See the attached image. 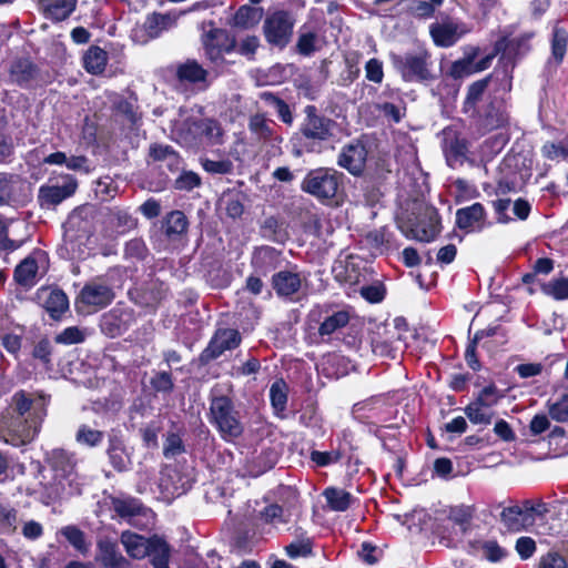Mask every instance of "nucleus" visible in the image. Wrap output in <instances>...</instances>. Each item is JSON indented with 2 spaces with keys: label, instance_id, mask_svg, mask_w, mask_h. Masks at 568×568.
I'll return each mask as SVG.
<instances>
[{
  "label": "nucleus",
  "instance_id": "55",
  "mask_svg": "<svg viewBox=\"0 0 568 568\" xmlns=\"http://www.w3.org/2000/svg\"><path fill=\"white\" fill-rule=\"evenodd\" d=\"M399 343V339L389 341L386 338L376 337L372 341V349L374 354L381 357L395 358Z\"/></svg>",
  "mask_w": 568,
  "mask_h": 568
},
{
  "label": "nucleus",
  "instance_id": "25",
  "mask_svg": "<svg viewBox=\"0 0 568 568\" xmlns=\"http://www.w3.org/2000/svg\"><path fill=\"white\" fill-rule=\"evenodd\" d=\"M38 297L42 301L43 307L54 320L68 310L69 300L65 293L59 288L42 287L38 291Z\"/></svg>",
  "mask_w": 568,
  "mask_h": 568
},
{
  "label": "nucleus",
  "instance_id": "8",
  "mask_svg": "<svg viewBox=\"0 0 568 568\" xmlns=\"http://www.w3.org/2000/svg\"><path fill=\"white\" fill-rule=\"evenodd\" d=\"M113 300L112 287L101 278H97L81 288L75 305L80 312L93 313L106 307Z\"/></svg>",
  "mask_w": 568,
  "mask_h": 568
},
{
  "label": "nucleus",
  "instance_id": "32",
  "mask_svg": "<svg viewBox=\"0 0 568 568\" xmlns=\"http://www.w3.org/2000/svg\"><path fill=\"white\" fill-rule=\"evenodd\" d=\"M221 131L217 123L213 120H200L193 122L185 134H181L180 138L183 140H200L210 141L220 138Z\"/></svg>",
  "mask_w": 568,
  "mask_h": 568
},
{
  "label": "nucleus",
  "instance_id": "2",
  "mask_svg": "<svg viewBox=\"0 0 568 568\" xmlns=\"http://www.w3.org/2000/svg\"><path fill=\"white\" fill-rule=\"evenodd\" d=\"M95 209L85 204L74 209L63 224V243L58 253L65 260H84L89 255V243L94 233Z\"/></svg>",
  "mask_w": 568,
  "mask_h": 568
},
{
  "label": "nucleus",
  "instance_id": "52",
  "mask_svg": "<svg viewBox=\"0 0 568 568\" xmlns=\"http://www.w3.org/2000/svg\"><path fill=\"white\" fill-rule=\"evenodd\" d=\"M34 75V68L28 60H19L14 62L10 70L11 80L19 85H24Z\"/></svg>",
  "mask_w": 568,
  "mask_h": 568
},
{
  "label": "nucleus",
  "instance_id": "34",
  "mask_svg": "<svg viewBox=\"0 0 568 568\" xmlns=\"http://www.w3.org/2000/svg\"><path fill=\"white\" fill-rule=\"evenodd\" d=\"M260 234L263 239L277 244H283L288 239L284 222L274 215L266 216L261 222Z\"/></svg>",
  "mask_w": 568,
  "mask_h": 568
},
{
  "label": "nucleus",
  "instance_id": "27",
  "mask_svg": "<svg viewBox=\"0 0 568 568\" xmlns=\"http://www.w3.org/2000/svg\"><path fill=\"white\" fill-rule=\"evenodd\" d=\"M272 286L278 297L292 300L300 291L302 280L298 273L280 271L272 276Z\"/></svg>",
  "mask_w": 568,
  "mask_h": 568
},
{
  "label": "nucleus",
  "instance_id": "47",
  "mask_svg": "<svg viewBox=\"0 0 568 568\" xmlns=\"http://www.w3.org/2000/svg\"><path fill=\"white\" fill-rule=\"evenodd\" d=\"M270 399L275 414L283 418L287 403L286 384L283 381H277L272 384L270 388Z\"/></svg>",
  "mask_w": 568,
  "mask_h": 568
},
{
  "label": "nucleus",
  "instance_id": "3",
  "mask_svg": "<svg viewBox=\"0 0 568 568\" xmlns=\"http://www.w3.org/2000/svg\"><path fill=\"white\" fill-rule=\"evenodd\" d=\"M52 473L51 479L42 485L41 501L51 505L75 491V460L72 454L63 449H53L47 456Z\"/></svg>",
  "mask_w": 568,
  "mask_h": 568
},
{
  "label": "nucleus",
  "instance_id": "12",
  "mask_svg": "<svg viewBox=\"0 0 568 568\" xmlns=\"http://www.w3.org/2000/svg\"><path fill=\"white\" fill-rule=\"evenodd\" d=\"M205 55L214 63L223 61V55L235 48V39L226 30L211 27L202 38Z\"/></svg>",
  "mask_w": 568,
  "mask_h": 568
},
{
  "label": "nucleus",
  "instance_id": "10",
  "mask_svg": "<svg viewBox=\"0 0 568 568\" xmlns=\"http://www.w3.org/2000/svg\"><path fill=\"white\" fill-rule=\"evenodd\" d=\"M294 20L286 11H276L264 21V34L273 45L284 48L291 40Z\"/></svg>",
  "mask_w": 568,
  "mask_h": 568
},
{
  "label": "nucleus",
  "instance_id": "50",
  "mask_svg": "<svg viewBox=\"0 0 568 568\" xmlns=\"http://www.w3.org/2000/svg\"><path fill=\"white\" fill-rule=\"evenodd\" d=\"M541 291L556 301L568 300V277L560 276L551 278L548 283L542 285Z\"/></svg>",
  "mask_w": 568,
  "mask_h": 568
},
{
  "label": "nucleus",
  "instance_id": "14",
  "mask_svg": "<svg viewBox=\"0 0 568 568\" xmlns=\"http://www.w3.org/2000/svg\"><path fill=\"white\" fill-rule=\"evenodd\" d=\"M469 32L466 24L450 18L442 19L429 26V33L437 47L448 48L454 45L463 36Z\"/></svg>",
  "mask_w": 568,
  "mask_h": 568
},
{
  "label": "nucleus",
  "instance_id": "42",
  "mask_svg": "<svg viewBox=\"0 0 568 568\" xmlns=\"http://www.w3.org/2000/svg\"><path fill=\"white\" fill-rule=\"evenodd\" d=\"M75 0H43L47 14L57 21L67 19L75 9Z\"/></svg>",
  "mask_w": 568,
  "mask_h": 568
},
{
  "label": "nucleus",
  "instance_id": "21",
  "mask_svg": "<svg viewBox=\"0 0 568 568\" xmlns=\"http://www.w3.org/2000/svg\"><path fill=\"white\" fill-rule=\"evenodd\" d=\"M373 255H384L399 247L395 234L386 226L369 231L363 240Z\"/></svg>",
  "mask_w": 568,
  "mask_h": 568
},
{
  "label": "nucleus",
  "instance_id": "30",
  "mask_svg": "<svg viewBox=\"0 0 568 568\" xmlns=\"http://www.w3.org/2000/svg\"><path fill=\"white\" fill-rule=\"evenodd\" d=\"M280 255V251L272 246L256 247L252 254L251 265L258 275H266L277 267Z\"/></svg>",
  "mask_w": 568,
  "mask_h": 568
},
{
  "label": "nucleus",
  "instance_id": "20",
  "mask_svg": "<svg viewBox=\"0 0 568 568\" xmlns=\"http://www.w3.org/2000/svg\"><path fill=\"white\" fill-rule=\"evenodd\" d=\"M306 119L303 123L302 131L307 139L327 140L333 136L335 122L321 116L316 113L314 105L305 108Z\"/></svg>",
  "mask_w": 568,
  "mask_h": 568
},
{
  "label": "nucleus",
  "instance_id": "37",
  "mask_svg": "<svg viewBox=\"0 0 568 568\" xmlns=\"http://www.w3.org/2000/svg\"><path fill=\"white\" fill-rule=\"evenodd\" d=\"M106 453L109 460L115 470L124 471L129 468L130 457L125 452V446L122 439L111 437Z\"/></svg>",
  "mask_w": 568,
  "mask_h": 568
},
{
  "label": "nucleus",
  "instance_id": "45",
  "mask_svg": "<svg viewBox=\"0 0 568 568\" xmlns=\"http://www.w3.org/2000/svg\"><path fill=\"white\" fill-rule=\"evenodd\" d=\"M477 53L478 49L474 48L471 50V53L467 54L465 58L460 60L455 61L450 67L449 74L454 79H460L477 73L475 67V58Z\"/></svg>",
  "mask_w": 568,
  "mask_h": 568
},
{
  "label": "nucleus",
  "instance_id": "33",
  "mask_svg": "<svg viewBox=\"0 0 568 568\" xmlns=\"http://www.w3.org/2000/svg\"><path fill=\"white\" fill-rule=\"evenodd\" d=\"M121 542L126 554L134 559H143L148 555L151 538L125 530L121 534Z\"/></svg>",
  "mask_w": 568,
  "mask_h": 568
},
{
  "label": "nucleus",
  "instance_id": "22",
  "mask_svg": "<svg viewBox=\"0 0 568 568\" xmlns=\"http://www.w3.org/2000/svg\"><path fill=\"white\" fill-rule=\"evenodd\" d=\"M367 150L365 144H347L341 152L337 163L353 175H359L366 163Z\"/></svg>",
  "mask_w": 568,
  "mask_h": 568
},
{
  "label": "nucleus",
  "instance_id": "28",
  "mask_svg": "<svg viewBox=\"0 0 568 568\" xmlns=\"http://www.w3.org/2000/svg\"><path fill=\"white\" fill-rule=\"evenodd\" d=\"M189 221L179 210L169 212L161 221V232L169 241H179L186 233Z\"/></svg>",
  "mask_w": 568,
  "mask_h": 568
},
{
  "label": "nucleus",
  "instance_id": "7",
  "mask_svg": "<svg viewBox=\"0 0 568 568\" xmlns=\"http://www.w3.org/2000/svg\"><path fill=\"white\" fill-rule=\"evenodd\" d=\"M210 409L212 418L224 439L232 440L242 435L243 425L230 398L225 396L214 398Z\"/></svg>",
  "mask_w": 568,
  "mask_h": 568
},
{
  "label": "nucleus",
  "instance_id": "17",
  "mask_svg": "<svg viewBox=\"0 0 568 568\" xmlns=\"http://www.w3.org/2000/svg\"><path fill=\"white\" fill-rule=\"evenodd\" d=\"M532 164V152L524 144H516L503 162L504 169L521 178V181H527L531 176Z\"/></svg>",
  "mask_w": 568,
  "mask_h": 568
},
{
  "label": "nucleus",
  "instance_id": "19",
  "mask_svg": "<svg viewBox=\"0 0 568 568\" xmlns=\"http://www.w3.org/2000/svg\"><path fill=\"white\" fill-rule=\"evenodd\" d=\"M45 256L42 252L34 253L21 261L14 268V281L26 287L31 288L39 280L40 268L45 271Z\"/></svg>",
  "mask_w": 568,
  "mask_h": 568
},
{
  "label": "nucleus",
  "instance_id": "1",
  "mask_svg": "<svg viewBox=\"0 0 568 568\" xmlns=\"http://www.w3.org/2000/svg\"><path fill=\"white\" fill-rule=\"evenodd\" d=\"M50 396L43 392L18 390L11 397V416L4 422V443L19 447L32 442L47 416Z\"/></svg>",
  "mask_w": 568,
  "mask_h": 568
},
{
  "label": "nucleus",
  "instance_id": "53",
  "mask_svg": "<svg viewBox=\"0 0 568 568\" xmlns=\"http://www.w3.org/2000/svg\"><path fill=\"white\" fill-rule=\"evenodd\" d=\"M444 154L447 164L453 169L469 161L467 156V144H445Z\"/></svg>",
  "mask_w": 568,
  "mask_h": 568
},
{
  "label": "nucleus",
  "instance_id": "58",
  "mask_svg": "<svg viewBox=\"0 0 568 568\" xmlns=\"http://www.w3.org/2000/svg\"><path fill=\"white\" fill-rule=\"evenodd\" d=\"M297 51L303 55H311L318 49V37L312 31H301L297 43Z\"/></svg>",
  "mask_w": 568,
  "mask_h": 568
},
{
  "label": "nucleus",
  "instance_id": "15",
  "mask_svg": "<svg viewBox=\"0 0 568 568\" xmlns=\"http://www.w3.org/2000/svg\"><path fill=\"white\" fill-rule=\"evenodd\" d=\"M242 337L237 329L219 328L211 338L207 347L201 354V361L210 362L220 357L225 351L236 348Z\"/></svg>",
  "mask_w": 568,
  "mask_h": 568
},
{
  "label": "nucleus",
  "instance_id": "9",
  "mask_svg": "<svg viewBox=\"0 0 568 568\" xmlns=\"http://www.w3.org/2000/svg\"><path fill=\"white\" fill-rule=\"evenodd\" d=\"M111 508L113 511L128 524L148 528L154 524V513L142 505V503L133 497H112Z\"/></svg>",
  "mask_w": 568,
  "mask_h": 568
},
{
  "label": "nucleus",
  "instance_id": "57",
  "mask_svg": "<svg viewBox=\"0 0 568 568\" xmlns=\"http://www.w3.org/2000/svg\"><path fill=\"white\" fill-rule=\"evenodd\" d=\"M262 99L277 112L283 122L292 123L293 118L290 106L283 100L270 92L263 93Z\"/></svg>",
  "mask_w": 568,
  "mask_h": 568
},
{
  "label": "nucleus",
  "instance_id": "54",
  "mask_svg": "<svg viewBox=\"0 0 568 568\" xmlns=\"http://www.w3.org/2000/svg\"><path fill=\"white\" fill-rule=\"evenodd\" d=\"M291 514L277 504H271L261 511V519L266 524H287Z\"/></svg>",
  "mask_w": 568,
  "mask_h": 568
},
{
  "label": "nucleus",
  "instance_id": "59",
  "mask_svg": "<svg viewBox=\"0 0 568 568\" xmlns=\"http://www.w3.org/2000/svg\"><path fill=\"white\" fill-rule=\"evenodd\" d=\"M101 329L104 334L115 337L124 332V326L116 316V311L103 315L101 321Z\"/></svg>",
  "mask_w": 568,
  "mask_h": 568
},
{
  "label": "nucleus",
  "instance_id": "56",
  "mask_svg": "<svg viewBox=\"0 0 568 568\" xmlns=\"http://www.w3.org/2000/svg\"><path fill=\"white\" fill-rule=\"evenodd\" d=\"M185 452L182 437L176 433H168L163 444V455L165 458H174Z\"/></svg>",
  "mask_w": 568,
  "mask_h": 568
},
{
  "label": "nucleus",
  "instance_id": "60",
  "mask_svg": "<svg viewBox=\"0 0 568 568\" xmlns=\"http://www.w3.org/2000/svg\"><path fill=\"white\" fill-rule=\"evenodd\" d=\"M526 183V181H521V178L509 172V175H505L499 179L497 183L496 193L498 195H504L510 192H516Z\"/></svg>",
  "mask_w": 568,
  "mask_h": 568
},
{
  "label": "nucleus",
  "instance_id": "35",
  "mask_svg": "<svg viewBox=\"0 0 568 568\" xmlns=\"http://www.w3.org/2000/svg\"><path fill=\"white\" fill-rule=\"evenodd\" d=\"M149 158L152 162H160L161 168L165 166L170 171H175L181 164L180 155L168 144H154L150 148Z\"/></svg>",
  "mask_w": 568,
  "mask_h": 568
},
{
  "label": "nucleus",
  "instance_id": "11",
  "mask_svg": "<svg viewBox=\"0 0 568 568\" xmlns=\"http://www.w3.org/2000/svg\"><path fill=\"white\" fill-rule=\"evenodd\" d=\"M30 195V184L24 179L0 173V205H22Z\"/></svg>",
  "mask_w": 568,
  "mask_h": 568
},
{
  "label": "nucleus",
  "instance_id": "4",
  "mask_svg": "<svg viewBox=\"0 0 568 568\" xmlns=\"http://www.w3.org/2000/svg\"><path fill=\"white\" fill-rule=\"evenodd\" d=\"M547 511V504L544 501L526 499L520 504L505 507L500 514V521L508 531L519 532L529 530Z\"/></svg>",
  "mask_w": 568,
  "mask_h": 568
},
{
  "label": "nucleus",
  "instance_id": "63",
  "mask_svg": "<svg viewBox=\"0 0 568 568\" xmlns=\"http://www.w3.org/2000/svg\"><path fill=\"white\" fill-rule=\"evenodd\" d=\"M503 394H500L495 385H488L479 392L474 402L491 409V407L495 406Z\"/></svg>",
  "mask_w": 568,
  "mask_h": 568
},
{
  "label": "nucleus",
  "instance_id": "43",
  "mask_svg": "<svg viewBox=\"0 0 568 568\" xmlns=\"http://www.w3.org/2000/svg\"><path fill=\"white\" fill-rule=\"evenodd\" d=\"M568 44V30L557 23L552 30L551 57L556 63H560L566 54Z\"/></svg>",
  "mask_w": 568,
  "mask_h": 568
},
{
  "label": "nucleus",
  "instance_id": "26",
  "mask_svg": "<svg viewBox=\"0 0 568 568\" xmlns=\"http://www.w3.org/2000/svg\"><path fill=\"white\" fill-rule=\"evenodd\" d=\"M194 481L191 471L181 474L175 467H168L162 474L161 486L172 495L185 494Z\"/></svg>",
  "mask_w": 568,
  "mask_h": 568
},
{
  "label": "nucleus",
  "instance_id": "13",
  "mask_svg": "<svg viewBox=\"0 0 568 568\" xmlns=\"http://www.w3.org/2000/svg\"><path fill=\"white\" fill-rule=\"evenodd\" d=\"M310 317L314 321H321L318 327V334L324 336H331L335 332L345 327L351 320L349 312L347 310H332L328 306H315L310 312Z\"/></svg>",
  "mask_w": 568,
  "mask_h": 568
},
{
  "label": "nucleus",
  "instance_id": "51",
  "mask_svg": "<svg viewBox=\"0 0 568 568\" xmlns=\"http://www.w3.org/2000/svg\"><path fill=\"white\" fill-rule=\"evenodd\" d=\"M136 294L138 296L135 302L141 306L149 307L152 310L155 308L156 305L164 297V291L162 290V287H158L155 284H151L150 286H148L141 292H138Z\"/></svg>",
  "mask_w": 568,
  "mask_h": 568
},
{
  "label": "nucleus",
  "instance_id": "29",
  "mask_svg": "<svg viewBox=\"0 0 568 568\" xmlns=\"http://www.w3.org/2000/svg\"><path fill=\"white\" fill-rule=\"evenodd\" d=\"M98 560L105 568H129V561L122 556L115 541L100 539L98 541Z\"/></svg>",
  "mask_w": 568,
  "mask_h": 568
},
{
  "label": "nucleus",
  "instance_id": "16",
  "mask_svg": "<svg viewBox=\"0 0 568 568\" xmlns=\"http://www.w3.org/2000/svg\"><path fill=\"white\" fill-rule=\"evenodd\" d=\"M175 23V16L153 13L146 17L142 26L133 30L132 37L135 41L144 43L158 38L163 31L173 28Z\"/></svg>",
  "mask_w": 568,
  "mask_h": 568
},
{
  "label": "nucleus",
  "instance_id": "5",
  "mask_svg": "<svg viewBox=\"0 0 568 568\" xmlns=\"http://www.w3.org/2000/svg\"><path fill=\"white\" fill-rule=\"evenodd\" d=\"M398 227L407 237L430 242L439 233V216L436 209L418 204L413 212V217L398 220Z\"/></svg>",
  "mask_w": 568,
  "mask_h": 568
},
{
  "label": "nucleus",
  "instance_id": "6",
  "mask_svg": "<svg viewBox=\"0 0 568 568\" xmlns=\"http://www.w3.org/2000/svg\"><path fill=\"white\" fill-rule=\"evenodd\" d=\"M343 174L334 169L311 170L303 179L301 189L322 203L334 199L342 183Z\"/></svg>",
  "mask_w": 568,
  "mask_h": 568
},
{
  "label": "nucleus",
  "instance_id": "24",
  "mask_svg": "<svg viewBox=\"0 0 568 568\" xmlns=\"http://www.w3.org/2000/svg\"><path fill=\"white\" fill-rule=\"evenodd\" d=\"M77 189L75 182H69L64 185H42L39 189L38 202L43 209H53L62 201L71 196Z\"/></svg>",
  "mask_w": 568,
  "mask_h": 568
},
{
  "label": "nucleus",
  "instance_id": "46",
  "mask_svg": "<svg viewBox=\"0 0 568 568\" xmlns=\"http://www.w3.org/2000/svg\"><path fill=\"white\" fill-rule=\"evenodd\" d=\"M261 18L262 9L242 6L234 16V24L243 29H248L257 24Z\"/></svg>",
  "mask_w": 568,
  "mask_h": 568
},
{
  "label": "nucleus",
  "instance_id": "31",
  "mask_svg": "<svg viewBox=\"0 0 568 568\" xmlns=\"http://www.w3.org/2000/svg\"><path fill=\"white\" fill-rule=\"evenodd\" d=\"M532 33H523L513 38H504L496 43V50L503 51L509 59L523 57L530 50Z\"/></svg>",
  "mask_w": 568,
  "mask_h": 568
},
{
  "label": "nucleus",
  "instance_id": "23",
  "mask_svg": "<svg viewBox=\"0 0 568 568\" xmlns=\"http://www.w3.org/2000/svg\"><path fill=\"white\" fill-rule=\"evenodd\" d=\"M486 211L483 204L474 203L458 209L456 212V225L464 231H479L484 227Z\"/></svg>",
  "mask_w": 568,
  "mask_h": 568
},
{
  "label": "nucleus",
  "instance_id": "49",
  "mask_svg": "<svg viewBox=\"0 0 568 568\" xmlns=\"http://www.w3.org/2000/svg\"><path fill=\"white\" fill-rule=\"evenodd\" d=\"M464 412L468 419L477 425H489L494 417V412L490 408L479 405L476 402L468 404Z\"/></svg>",
  "mask_w": 568,
  "mask_h": 568
},
{
  "label": "nucleus",
  "instance_id": "18",
  "mask_svg": "<svg viewBox=\"0 0 568 568\" xmlns=\"http://www.w3.org/2000/svg\"><path fill=\"white\" fill-rule=\"evenodd\" d=\"M392 62L406 81L424 80L428 75L426 57L423 54H392Z\"/></svg>",
  "mask_w": 568,
  "mask_h": 568
},
{
  "label": "nucleus",
  "instance_id": "41",
  "mask_svg": "<svg viewBox=\"0 0 568 568\" xmlns=\"http://www.w3.org/2000/svg\"><path fill=\"white\" fill-rule=\"evenodd\" d=\"M296 540L285 547L286 555L292 558L307 557L312 554L313 542L302 528L295 531Z\"/></svg>",
  "mask_w": 568,
  "mask_h": 568
},
{
  "label": "nucleus",
  "instance_id": "38",
  "mask_svg": "<svg viewBox=\"0 0 568 568\" xmlns=\"http://www.w3.org/2000/svg\"><path fill=\"white\" fill-rule=\"evenodd\" d=\"M108 63V53L99 47H90L83 55V67L91 74H100Z\"/></svg>",
  "mask_w": 568,
  "mask_h": 568
},
{
  "label": "nucleus",
  "instance_id": "40",
  "mask_svg": "<svg viewBox=\"0 0 568 568\" xmlns=\"http://www.w3.org/2000/svg\"><path fill=\"white\" fill-rule=\"evenodd\" d=\"M327 506L333 511H345L349 508L353 496L344 489L327 487L323 491Z\"/></svg>",
  "mask_w": 568,
  "mask_h": 568
},
{
  "label": "nucleus",
  "instance_id": "48",
  "mask_svg": "<svg viewBox=\"0 0 568 568\" xmlns=\"http://www.w3.org/2000/svg\"><path fill=\"white\" fill-rule=\"evenodd\" d=\"M104 438V433L91 428L89 425L82 424L75 433V440L79 445L90 448L99 446Z\"/></svg>",
  "mask_w": 568,
  "mask_h": 568
},
{
  "label": "nucleus",
  "instance_id": "36",
  "mask_svg": "<svg viewBox=\"0 0 568 568\" xmlns=\"http://www.w3.org/2000/svg\"><path fill=\"white\" fill-rule=\"evenodd\" d=\"M146 557L154 568H169L170 547L168 542L159 536L151 537V544Z\"/></svg>",
  "mask_w": 568,
  "mask_h": 568
},
{
  "label": "nucleus",
  "instance_id": "39",
  "mask_svg": "<svg viewBox=\"0 0 568 568\" xmlns=\"http://www.w3.org/2000/svg\"><path fill=\"white\" fill-rule=\"evenodd\" d=\"M209 72L196 61L187 60L178 68V78L190 83L205 82Z\"/></svg>",
  "mask_w": 568,
  "mask_h": 568
},
{
  "label": "nucleus",
  "instance_id": "64",
  "mask_svg": "<svg viewBox=\"0 0 568 568\" xmlns=\"http://www.w3.org/2000/svg\"><path fill=\"white\" fill-rule=\"evenodd\" d=\"M549 415L556 422L564 423L568 420V394L549 405Z\"/></svg>",
  "mask_w": 568,
  "mask_h": 568
},
{
  "label": "nucleus",
  "instance_id": "61",
  "mask_svg": "<svg viewBox=\"0 0 568 568\" xmlns=\"http://www.w3.org/2000/svg\"><path fill=\"white\" fill-rule=\"evenodd\" d=\"M54 339L58 344L63 345L79 344L85 339V334L79 327L70 326L59 333Z\"/></svg>",
  "mask_w": 568,
  "mask_h": 568
},
{
  "label": "nucleus",
  "instance_id": "62",
  "mask_svg": "<svg viewBox=\"0 0 568 568\" xmlns=\"http://www.w3.org/2000/svg\"><path fill=\"white\" fill-rule=\"evenodd\" d=\"M150 384L158 393L169 394L174 388L172 375L169 372H158L151 378Z\"/></svg>",
  "mask_w": 568,
  "mask_h": 568
},
{
  "label": "nucleus",
  "instance_id": "44",
  "mask_svg": "<svg viewBox=\"0 0 568 568\" xmlns=\"http://www.w3.org/2000/svg\"><path fill=\"white\" fill-rule=\"evenodd\" d=\"M60 534L80 554L85 555L90 550V542L87 541L84 532L74 525L64 526Z\"/></svg>",
  "mask_w": 568,
  "mask_h": 568
}]
</instances>
